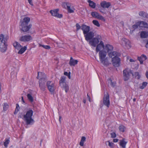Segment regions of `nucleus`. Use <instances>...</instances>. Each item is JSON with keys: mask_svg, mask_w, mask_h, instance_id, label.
I'll return each instance as SVG.
<instances>
[{"mask_svg": "<svg viewBox=\"0 0 148 148\" xmlns=\"http://www.w3.org/2000/svg\"><path fill=\"white\" fill-rule=\"evenodd\" d=\"M89 44L94 47H96V51L97 53L100 51L103 48L104 49V45L102 41L101 36L97 35L95 37H93L89 41Z\"/></svg>", "mask_w": 148, "mask_h": 148, "instance_id": "nucleus-1", "label": "nucleus"}, {"mask_svg": "<svg viewBox=\"0 0 148 148\" xmlns=\"http://www.w3.org/2000/svg\"><path fill=\"white\" fill-rule=\"evenodd\" d=\"M90 27L84 24H82L81 29L83 32L85 39L86 40L90 41L94 36V33L92 31H90Z\"/></svg>", "mask_w": 148, "mask_h": 148, "instance_id": "nucleus-2", "label": "nucleus"}, {"mask_svg": "<svg viewBox=\"0 0 148 148\" xmlns=\"http://www.w3.org/2000/svg\"><path fill=\"white\" fill-rule=\"evenodd\" d=\"M109 57L112 58V62L113 65L117 67L119 66L121 63V59L119 57L121 55V53L116 51H113L108 53Z\"/></svg>", "mask_w": 148, "mask_h": 148, "instance_id": "nucleus-3", "label": "nucleus"}, {"mask_svg": "<svg viewBox=\"0 0 148 148\" xmlns=\"http://www.w3.org/2000/svg\"><path fill=\"white\" fill-rule=\"evenodd\" d=\"M30 18L29 17L24 18L22 20H21L20 22V29L21 32H27L32 27V25L29 24L28 25L30 21Z\"/></svg>", "mask_w": 148, "mask_h": 148, "instance_id": "nucleus-4", "label": "nucleus"}, {"mask_svg": "<svg viewBox=\"0 0 148 148\" xmlns=\"http://www.w3.org/2000/svg\"><path fill=\"white\" fill-rule=\"evenodd\" d=\"M46 75L43 73L39 72L38 73L37 78L39 79V83L41 90L43 91L45 90L46 86Z\"/></svg>", "mask_w": 148, "mask_h": 148, "instance_id": "nucleus-5", "label": "nucleus"}, {"mask_svg": "<svg viewBox=\"0 0 148 148\" xmlns=\"http://www.w3.org/2000/svg\"><path fill=\"white\" fill-rule=\"evenodd\" d=\"M33 111L31 110H28L26 114L23 115L24 120L27 125H32L34 122V119L32 118Z\"/></svg>", "mask_w": 148, "mask_h": 148, "instance_id": "nucleus-6", "label": "nucleus"}, {"mask_svg": "<svg viewBox=\"0 0 148 148\" xmlns=\"http://www.w3.org/2000/svg\"><path fill=\"white\" fill-rule=\"evenodd\" d=\"M66 77L64 76H61L59 81V85L62 89L64 90L66 93L69 90V86L66 83Z\"/></svg>", "mask_w": 148, "mask_h": 148, "instance_id": "nucleus-7", "label": "nucleus"}, {"mask_svg": "<svg viewBox=\"0 0 148 148\" xmlns=\"http://www.w3.org/2000/svg\"><path fill=\"white\" fill-rule=\"evenodd\" d=\"M62 6L63 8L66 9L68 13H73L75 9L72 4L69 2H63L62 3Z\"/></svg>", "mask_w": 148, "mask_h": 148, "instance_id": "nucleus-8", "label": "nucleus"}, {"mask_svg": "<svg viewBox=\"0 0 148 148\" xmlns=\"http://www.w3.org/2000/svg\"><path fill=\"white\" fill-rule=\"evenodd\" d=\"M107 55V52L105 51L102 50L99 51V60L101 63L104 65H106L107 64L106 62V58Z\"/></svg>", "mask_w": 148, "mask_h": 148, "instance_id": "nucleus-9", "label": "nucleus"}, {"mask_svg": "<svg viewBox=\"0 0 148 148\" xmlns=\"http://www.w3.org/2000/svg\"><path fill=\"white\" fill-rule=\"evenodd\" d=\"M119 43L121 45L125 47L126 48L128 49L131 47V42L129 40L124 38L121 39Z\"/></svg>", "mask_w": 148, "mask_h": 148, "instance_id": "nucleus-10", "label": "nucleus"}, {"mask_svg": "<svg viewBox=\"0 0 148 148\" xmlns=\"http://www.w3.org/2000/svg\"><path fill=\"white\" fill-rule=\"evenodd\" d=\"M123 72V78L125 81H127L129 79L131 74H132L133 75L131 70L128 68H126L124 70Z\"/></svg>", "mask_w": 148, "mask_h": 148, "instance_id": "nucleus-11", "label": "nucleus"}, {"mask_svg": "<svg viewBox=\"0 0 148 148\" xmlns=\"http://www.w3.org/2000/svg\"><path fill=\"white\" fill-rule=\"evenodd\" d=\"M138 27H143L144 28H148V25L147 23L144 21H139L137 22L136 24L133 25L132 26V28L134 29L133 30L137 29Z\"/></svg>", "mask_w": 148, "mask_h": 148, "instance_id": "nucleus-12", "label": "nucleus"}, {"mask_svg": "<svg viewBox=\"0 0 148 148\" xmlns=\"http://www.w3.org/2000/svg\"><path fill=\"white\" fill-rule=\"evenodd\" d=\"M47 86L51 94H53L56 89V87L55 86L54 84L51 81H48L47 82Z\"/></svg>", "mask_w": 148, "mask_h": 148, "instance_id": "nucleus-13", "label": "nucleus"}, {"mask_svg": "<svg viewBox=\"0 0 148 148\" xmlns=\"http://www.w3.org/2000/svg\"><path fill=\"white\" fill-rule=\"evenodd\" d=\"M59 9H56L54 10H51L50 11V13L52 16L59 18H61L63 16V15L61 14L58 13Z\"/></svg>", "mask_w": 148, "mask_h": 148, "instance_id": "nucleus-14", "label": "nucleus"}, {"mask_svg": "<svg viewBox=\"0 0 148 148\" xmlns=\"http://www.w3.org/2000/svg\"><path fill=\"white\" fill-rule=\"evenodd\" d=\"M92 16L94 18H97L104 21H105V19L104 17L102 16L99 14L98 13L96 12H92L91 13Z\"/></svg>", "mask_w": 148, "mask_h": 148, "instance_id": "nucleus-15", "label": "nucleus"}, {"mask_svg": "<svg viewBox=\"0 0 148 148\" xmlns=\"http://www.w3.org/2000/svg\"><path fill=\"white\" fill-rule=\"evenodd\" d=\"M32 39V38L30 35H25L20 37L19 40L22 42H28Z\"/></svg>", "mask_w": 148, "mask_h": 148, "instance_id": "nucleus-16", "label": "nucleus"}, {"mask_svg": "<svg viewBox=\"0 0 148 148\" xmlns=\"http://www.w3.org/2000/svg\"><path fill=\"white\" fill-rule=\"evenodd\" d=\"M8 39L9 36L7 35H3V34H1L0 35V43H7Z\"/></svg>", "mask_w": 148, "mask_h": 148, "instance_id": "nucleus-17", "label": "nucleus"}, {"mask_svg": "<svg viewBox=\"0 0 148 148\" xmlns=\"http://www.w3.org/2000/svg\"><path fill=\"white\" fill-rule=\"evenodd\" d=\"M78 62V61L77 60H74L72 57H71L69 64L71 66H75L77 65Z\"/></svg>", "mask_w": 148, "mask_h": 148, "instance_id": "nucleus-18", "label": "nucleus"}, {"mask_svg": "<svg viewBox=\"0 0 148 148\" xmlns=\"http://www.w3.org/2000/svg\"><path fill=\"white\" fill-rule=\"evenodd\" d=\"M103 102L105 105L108 108L109 107L110 104V101L109 95H107L106 97L104 98Z\"/></svg>", "mask_w": 148, "mask_h": 148, "instance_id": "nucleus-19", "label": "nucleus"}, {"mask_svg": "<svg viewBox=\"0 0 148 148\" xmlns=\"http://www.w3.org/2000/svg\"><path fill=\"white\" fill-rule=\"evenodd\" d=\"M7 43H0V51L2 52H5L7 49Z\"/></svg>", "mask_w": 148, "mask_h": 148, "instance_id": "nucleus-20", "label": "nucleus"}, {"mask_svg": "<svg viewBox=\"0 0 148 148\" xmlns=\"http://www.w3.org/2000/svg\"><path fill=\"white\" fill-rule=\"evenodd\" d=\"M100 5L103 8H108L111 5V4L109 2L103 1L101 2Z\"/></svg>", "mask_w": 148, "mask_h": 148, "instance_id": "nucleus-21", "label": "nucleus"}, {"mask_svg": "<svg viewBox=\"0 0 148 148\" xmlns=\"http://www.w3.org/2000/svg\"><path fill=\"white\" fill-rule=\"evenodd\" d=\"M113 46L109 44L106 45L104 48V50L108 53L111 51L113 50Z\"/></svg>", "mask_w": 148, "mask_h": 148, "instance_id": "nucleus-22", "label": "nucleus"}, {"mask_svg": "<svg viewBox=\"0 0 148 148\" xmlns=\"http://www.w3.org/2000/svg\"><path fill=\"white\" fill-rule=\"evenodd\" d=\"M147 59L146 56L144 54H142L140 56L138 57V60L140 61V64H143V61Z\"/></svg>", "mask_w": 148, "mask_h": 148, "instance_id": "nucleus-23", "label": "nucleus"}, {"mask_svg": "<svg viewBox=\"0 0 148 148\" xmlns=\"http://www.w3.org/2000/svg\"><path fill=\"white\" fill-rule=\"evenodd\" d=\"M125 138H123L119 142V145L122 148H126V146L127 142L125 140Z\"/></svg>", "mask_w": 148, "mask_h": 148, "instance_id": "nucleus-24", "label": "nucleus"}, {"mask_svg": "<svg viewBox=\"0 0 148 148\" xmlns=\"http://www.w3.org/2000/svg\"><path fill=\"white\" fill-rule=\"evenodd\" d=\"M141 38H145L148 36V32L145 31L142 32L140 34Z\"/></svg>", "mask_w": 148, "mask_h": 148, "instance_id": "nucleus-25", "label": "nucleus"}, {"mask_svg": "<svg viewBox=\"0 0 148 148\" xmlns=\"http://www.w3.org/2000/svg\"><path fill=\"white\" fill-rule=\"evenodd\" d=\"M88 2L89 3V6L92 8H95L96 7V3L93 1L90 0H87Z\"/></svg>", "mask_w": 148, "mask_h": 148, "instance_id": "nucleus-26", "label": "nucleus"}, {"mask_svg": "<svg viewBox=\"0 0 148 148\" xmlns=\"http://www.w3.org/2000/svg\"><path fill=\"white\" fill-rule=\"evenodd\" d=\"M140 16L144 18H148V14L143 11L140 12L139 13Z\"/></svg>", "mask_w": 148, "mask_h": 148, "instance_id": "nucleus-27", "label": "nucleus"}, {"mask_svg": "<svg viewBox=\"0 0 148 148\" xmlns=\"http://www.w3.org/2000/svg\"><path fill=\"white\" fill-rule=\"evenodd\" d=\"M108 81L109 83H110V85L112 87H114L115 86L116 84V82L115 81L112 82L111 78L108 79Z\"/></svg>", "mask_w": 148, "mask_h": 148, "instance_id": "nucleus-28", "label": "nucleus"}, {"mask_svg": "<svg viewBox=\"0 0 148 148\" xmlns=\"http://www.w3.org/2000/svg\"><path fill=\"white\" fill-rule=\"evenodd\" d=\"M119 129L120 132H123L126 130V127L125 126L121 125L119 126Z\"/></svg>", "mask_w": 148, "mask_h": 148, "instance_id": "nucleus-29", "label": "nucleus"}, {"mask_svg": "<svg viewBox=\"0 0 148 148\" xmlns=\"http://www.w3.org/2000/svg\"><path fill=\"white\" fill-rule=\"evenodd\" d=\"M86 138L84 136L82 137L80 142L79 143V145L81 146H83L84 145V143L86 141Z\"/></svg>", "mask_w": 148, "mask_h": 148, "instance_id": "nucleus-30", "label": "nucleus"}, {"mask_svg": "<svg viewBox=\"0 0 148 148\" xmlns=\"http://www.w3.org/2000/svg\"><path fill=\"white\" fill-rule=\"evenodd\" d=\"M27 48L26 46H24L18 52V53L19 54H23L27 49Z\"/></svg>", "mask_w": 148, "mask_h": 148, "instance_id": "nucleus-31", "label": "nucleus"}, {"mask_svg": "<svg viewBox=\"0 0 148 148\" xmlns=\"http://www.w3.org/2000/svg\"><path fill=\"white\" fill-rule=\"evenodd\" d=\"M9 108V105L8 104L6 103H4L3 106V111H6Z\"/></svg>", "mask_w": 148, "mask_h": 148, "instance_id": "nucleus-32", "label": "nucleus"}, {"mask_svg": "<svg viewBox=\"0 0 148 148\" xmlns=\"http://www.w3.org/2000/svg\"><path fill=\"white\" fill-rule=\"evenodd\" d=\"M27 97L29 101L31 102H32L33 101V97L30 94H28L27 95Z\"/></svg>", "mask_w": 148, "mask_h": 148, "instance_id": "nucleus-33", "label": "nucleus"}, {"mask_svg": "<svg viewBox=\"0 0 148 148\" xmlns=\"http://www.w3.org/2000/svg\"><path fill=\"white\" fill-rule=\"evenodd\" d=\"M20 107L18 104L16 103V108L15 109L14 112V114H16L19 110Z\"/></svg>", "mask_w": 148, "mask_h": 148, "instance_id": "nucleus-34", "label": "nucleus"}, {"mask_svg": "<svg viewBox=\"0 0 148 148\" xmlns=\"http://www.w3.org/2000/svg\"><path fill=\"white\" fill-rule=\"evenodd\" d=\"M10 142V140L9 139L6 138L5 140V141L4 142L3 145L5 147H8V145L9 144Z\"/></svg>", "mask_w": 148, "mask_h": 148, "instance_id": "nucleus-35", "label": "nucleus"}, {"mask_svg": "<svg viewBox=\"0 0 148 148\" xmlns=\"http://www.w3.org/2000/svg\"><path fill=\"white\" fill-rule=\"evenodd\" d=\"M147 83L146 82H144L142 84V85L140 86H139V88L140 89H143L144 88L147 86Z\"/></svg>", "mask_w": 148, "mask_h": 148, "instance_id": "nucleus-36", "label": "nucleus"}, {"mask_svg": "<svg viewBox=\"0 0 148 148\" xmlns=\"http://www.w3.org/2000/svg\"><path fill=\"white\" fill-rule=\"evenodd\" d=\"M134 75L135 77L138 79H139L140 77V75L138 72H136L134 73Z\"/></svg>", "mask_w": 148, "mask_h": 148, "instance_id": "nucleus-37", "label": "nucleus"}, {"mask_svg": "<svg viewBox=\"0 0 148 148\" xmlns=\"http://www.w3.org/2000/svg\"><path fill=\"white\" fill-rule=\"evenodd\" d=\"M97 27H99L100 26V25L98 21L96 20H94L92 22Z\"/></svg>", "mask_w": 148, "mask_h": 148, "instance_id": "nucleus-38", "label": "nucleus"}, {"mask_svg": "<svg viewBox=\"0 0 148 148\" xmlns=\"http://www.w3.org/2000/svg\"><path fill=\"white\" fill-rule=\"evenodd\" d=\"M108 143V146L110 147V148H113L114 147V144L112 142H110L109 141H108L107 142H106V143Z\"/></svg>", "mask_w": 148, "mask_h": 148, "instance_id": "nucleus-39", "label": "nucleus"}, {"mask_svg": "<svg viewBox=\"0 0 148 148\" xmlns=\"http://www.w3.org/2000/svg\"><path fill=\"white\" fill-rule=\"evenodd\" d=\"M71 72H69V73H68L67 72H65L64 73V74L68 77V78L69 79H71Z\"/></svg>", "mask_w": 148, "mask_h": 148, "instance_id": "nucleus-40", "label": "nucleus"}, {"mask_svg": "<svg viewBox=\"0 0 148 148\" xmlns=\"http://www.w3.org/2000/svg\"><path fill=\"white\" fill-rule=\"evenodd\" d=\"M111 137L112 138H114L116 137V135L115 132H113L110 133Z\"/></svg>", "mask_w": 148, "mask_h": 148, "instance_id": "nucleus-41", "label": "nucleus"}, {"mask_svg": "<svg viewBox=\"0 0 148 148\" xmlns=\"http://www.w3.org/2000/svg\"><path fill=\"white\" fill-rule=\"evenodd\" d=\"M76 30L77 31H78L81 28V26H80L78 23L76 24Z\"/></svg>", "mask_w": 148, "mask_h": 148, "instance_id": "nucleus-42", "label": "nucleus"}, {"mask_svg": "<svg viewBox=\"0 0 148 148\" xmlns=\"http://www.w3.org/2000/svg\"><path fill=\"white\" fill-rule=\"evenodd\" d=\"M17 45H18V42H15L13 44V45L16 49H17Z\"/></svg>", "mask_w": 148, "mask_h": 148, "instance_id": "nucleus-43", "label": "nucleus"}, {"mask_svg": "<svg viewBox=\"0 0 148 148\" xmlns=\"http://www.w3.org/2000/svg\"><path fill=\"white\" fill-rule=\"evenodd\" d=\"M29 4L33 6V4L32 2V0H27Z\"/></svg>", "mask_w": 148, "mask_h": 148, "instance_id": "nucleus-44", "label": "nucleus"}, {"mask_svg": "<svg viewBox=\"0 0 148 148\" xmlns=\"http://www.w3.org/2000/svg\"><path fill=\"white\" fill-rule=\"evenodd\" d=\"M119 140L117 138H115L113 139V141L114 143H116Z\"/></svg>", "mask_w": 148, "mask_h": 148, "instance_id": "nucleus-45", "label": "nucleus"}, {"mask_svg": "<svg viewBox=\"0 0 148 148\" xmlns=\"http://www.w3.org/2000/svg\"><path fill=\"white\" fill-rule=\"evenodd\" d=\"M39 47H44L45 49H46V45H42L40 44L39 45Z\"/></svg>", "mask_w": 148, "mask_h": 148, "instance_id": "nucleus-46", "label": "nucleus"}, {"mask_svg": "<svg viewBox=\"0 0 148 148\" xmlns=\"http://www.w3.org/2000/svg\"><path fill=\"white\" fill-rule=\"evenodd\" d=\"M87 96L88 98L89 101L90 102V101H91V99H90V96H89V95H88V94H87Z\"/></svg>", "mask_w": 148, "mask_h": 148, "instance_id": "nucleus-47", "label": "nucleus"}, {"mask_svg": "<svg viewBox=\"0 0 148 148\" xmlns=\"http://www.w3.org/2000/svg\"><path fill=\"white\" fill-rule=\"evenodd\" d=\"M129 61L131 62H135V60L132 59H130L129 60Z\"/></svg>", "mask_w": 148, "mask_h": 148, "instance_id": "nucleus-48", "label": "nucleus"}, {"mask_svg": "<svg viewBox=\"0 0 148 148\" xmlns=\"http://www.w3.org/2000/svg\"><path fill=\"white\" fill-rule=\"evenodd\" d=\"M21 47V46L20 45V44L18 43V45H17V49H18V47Z\"/></svg>", "mask_w": 148, "mask_h": 148, "instance_id": "nucleus-49", "label": "nucleus"}, {"mask_svg": "<svg viewBox=\"0 0 148 148\" xmlns=\"http://www.w3.org/2000/svg\"><path fill=\"white\" fill-rule=\"evenodd\" d=\"M145 47L147 48H148V40H147V43Z\"/></svg>", "mask_w": 148, "mask_h": 148, "instance_id": "nucleus-50", "label": "nucleus"}, {"mask_svg": "<svg viewBox=\"0 0 148 148\" xmlns=\"http://www.w3.org/2000/svg\"><path fill=\"white\" fill-rule=\"evenodd\" d=\"M100 12H101V13H103V14H105V12H103V11H102L101 10H100Z\"/></svg>", "mask_w": 148, "mask_h": 148, "instance_id": "nucleus-51", "label": "nucleus"}, {"mask_svg": "<svg viewBox=\"0 0 148 148\" xmlns=\"http://www.w3.org/2000/svg\"><path fill=\"white\" fill-rule=\"evenodd\" d=\"M50 47L49 46L47 45V49H50Z\"/></svg>", "mask_w": 148, "mask_h": 148, "instance_id": "nucleus-52", "label": "nucleus"}, {"mask_svg": "<svg viewBox=\"0 0 148 148\" xmlns=\"http://www.w3.org/2000/svg\"><path fill=\"white\" fill-rule=\"evenodd\" d=\"M83 102L84 103H85L86 102V100L85 99H84L83 101Z\"/></svg>", "mask_w": 148, "mask_h": 148, "instance_id": "nucleus-53", "label": "nucleus"}, {"mask_svg": "<svg viewBox=\"0 0 148 148\" xmlns=\"http://www.w3.org/2000/svg\"><path fill=\"white\" fill-rule=\"evenodd\" d=\"M22 101L24 103L25 102V101H24V100H23V97H22Z\"/></svg>", "mask_w": 148, "mask_h": 148, "instance_id": "nucleus-54", "label": "nucleus"}, {"mask_svg": "<svg viewBox=\"0 0 148 148\" xmlns=\"http://www.w3.org/2000/svg\"><path fill=\"white\" fill-rule=\"evenodd\" d=\"M61 118V116H59V121L60 122V119Z\"/></svg>", "mask_w": 148, "mask_h": 148, "instance_id": "nucleus-55", "label": "nucleus"}, {"mask_svg": "<svg viewBox=\"0 0 148 148\" xmlns=\"http://www.w3.org/2000/svg\"><path fill=\"white\" fill-rule=\"evenodd\" d=\"M136 99L135 98H134L133 99V101H136Z\"/></svg>", "mask_w": 148, "mask_h": 148, "instance_id": "nucleus-56", "label": "nucleus"}, {"mask_svg": "<svg viewBox=\"0 0 148 148\" xmlns=\"http://www.w3.org/2000/svg\"><path fill=\"white\" fill-rule=\"evenodd\" d=\"M19 116H20V118H21V116L20 115Z\"/></svg>", "mask_w": 148, "mask_h": 148, "instance_id": "nucleus-57", "label": "nucleus"}, {"mask_svg": "<svg viewBox=\"0 0 148 148\" xmlns=\"http://www.w3.org/2000/svg\"><path fill=\"white\" fill-rule=\"evenodd\" d=\"M41 142H40V144L41 145Z\"/></svg>", "mask_w": 148, "mask_h": 148, "instance_id": "nucleus-58", "label": "nucleus"}]
</instances>
